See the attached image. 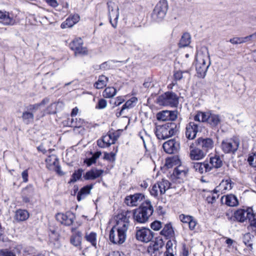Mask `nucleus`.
Instances as JSON below:
<instances>
[{
    "instance_id": "4468645a",
    "label": "nucleus",
    "mask_w": 256,
    "mask_h": 256,
    "mask_svg": "<svg viewBox=\"0 0 256 256\" xmlns=\"http://www.w3.org/2000/svg\"><path fill=\"white\" fill-rule=\"evenodd\" d=\"M83 41L81 38H75L70 44V48L74 51L75 54L86 55L88 50L86 48L84 47Z\"/></svg>"
},
{
    "instance_id": "680f3d73",
    "label": "nucleus",
    "mask_w": 256,
    "mask_h": 256,
    "mask_svg": "<svg viewBox=\"0 0 256 256\" xmlns=\"http://www.w3.org/2000/svg\"><path fill=\"white\" fill-rule=\"evenodd\" d=\"M174 77L176 80H180L182 78V72L178 71L174 74Z\"/></svg>"
},
{
    "instance_id": "0e129e2a",
    "label": "nucleus",
    "mask_w": 256,
    "mask_h": 256,
    "mask_svg": "<svg viewBox=\"0 0 256 256\" xmlns=\"http://www.w3.org/2000/svg\"><path fill=\"white\" fill-rule=\"evenodd\" d=\"M206 200L208 203L212 204L216 200V196L213 194L208 196L206 198Z\"/></svg>"
},
{
    "instance_id": "58836bf2",
    "label": "nucleus",
    "mask_w": 256,
    "mask_h": 256,
    "mask_svg": "<svg viewBox=\"0 0 256 256\" xmlns=\"http://www.w3.org/2000/svg\"><path fill=\"white\" fill-rule=\"evenodd\" d=\"M116 94V90L114 87L106 88L102 92V96L106 98H111Z\"/></svg>"
},
{
    "instance_id": "c85d7f7f",
    "label": "nucleus",
    "mask_w": 256,
    "mask_h": 256,
    "mask_svg": "<svg viewBox=\"0 0 256 256\" xmlns=\"http://www.w3.org/2000/svg\"><path fill=\"white\" fill-rule=\"evenodd\" d=\"M160 234L166 238L173 237L174 235V232L172 224L170 223L164 224Z\"/></svg>"
},
{
    "instance_id": "4d7b16f0",
    "label": "nucleus",
    "mask_w": 256,
    "mask_h": 256,
    "mask_svg": "<svg viewBox=\"0 0 256 256\" xmlns=\"http://www.w3.org/2000/svg\"><path fill=\"white\" fill-rule=\"evenodd\" d=\"M33 189L32 187H26L22 190V194L31 196L33 194Z\"/></svg>"
},
{
    "instance_id": "9d476101",
    "label": "nucleus",
    "mask_w": 256,
    "mask_h": 256,
    "mask_svg": "<svg viewBox=\"0 0 256 256\" xmlns=\"http://www.w3.org/2000/svg\"><path fill=\"white\" fill-rule=\"evenodd\" d=\"M118 136L116 132H110L106 135L102 136L97 140V144L100 148H104L114 144L118 140Z\"/></svg>"
},
{
    "instance_id": "8fccbe9b",
    "label": "nucleus",
    "mask_w": 256,
    "mask_h": 256,
    "mask_svg": "<svg viewBox=\"0 0 256 256\" xmlns=\"http://www.w3.org/2000/svg\"><path fill=\"white\" fill-rule=\"evenodd\" d=\"M151 228L154 230H158L162 228V224L160 222L155 220L151 224Z\"/></svg>"
},
{
    "instance_id": "a18cd8bd",
    "label": "nucleus",
    "mask_w": 256,
    "mask_h": 256,
    "mask_svg": "<svg viewBox=\"0 0 256 256\" xmlns=\"http://www.w3.org/2000/svg\"><path fill=\"white\" fill-rule=\"evenodd\" d=\"M74 24V21L68 17L66 20L63 22L60 26L62 28H71Z\"/></svg>"
},
{
    "instance_id": "e2e57ef3",
    "label": "nucleus",
    "mask_w": 256,
    "mask_h": 256,
    "mask_svg": "<svg viewBox=\"0 0 256 256\" xmlns=\"http://www.w3.org/2000/svg\"><path fill=\"white\" fill-rule=\"evenodd\" d=\"M47 3L50 6L56 8L58 6V3L56 0H46Z\"/></svg>"
},
{
    "instance_id": "603ef678",
    "label": "nucleus",
    "mask_w": 256,
    "mask_h": 256,
    "mask_svg": "<svg viewBox=\"0 0 256 256\" xmlns=\"http://www.w3.org/2000/svg\"><path fill=\"white\" fill-rule=\"evenodd\" d=\"M193 216H188V215H185L184 214H182L179 216V218L180 220L183 223L188 224V222H190V220H191V218Z\"/></svg>"
},
{
    "instance_id": "c756f323",
    "label": "nucleus",
    "mask_w": 256,
    "mask_h": 256,
    "mask_svg": "<svg viewBox=\"0 0 256 256\" xmlns=\"http://www.w3.org/2000/svg\"><path fill=\"white\" fill-rule=\"evenodd\" d=\"M0 20L4 25H12L14 24V20L10 16L8 12L0 10Z\"/></svg>"
},
{
    "instance_id": "3c124183",
    "label": "nucleus",
    "mask_w": 256,
    "mask_h": 256,
    "mask_svg": "<svg viewBox=\"0 0 256 256\" xmlns=\"http://www.w3.org/2000/svg\"><path fill=\"white\" fill-rule=\"evenodd\" d=\"M46 161L48 164H50L51 162H52L53 165H56L57 164L58 160L56 156L52 155L46 158Z\"/></svg>"
},
{
    "instance_id": "412c9836",
    "label": "nucleus",
    "mask_w": 256,
    "mask_h": 256,
    "mask_svg": "<svg viewBox=\"0 0 256 256\" xmlns=\"http://www.w3.org/2000/svg\"><path fill=\"white\" fill-rule=\"evenodd\" d=\"M179 146V143L174 139L170 140L166 142L162 145L164 150L169 154L176 152Z\"/></svg>"
},
{
    "instance_id": "1a4fd4ad",
    "label": "nucleus",
    "mask_w": 256,
    "mask_h": 256,
    "mask_svg": "<svg viewBox=\"0 0 256 256\" xmlns=\"http://www.w3.org/2000/svg\"><path fill=\"white\" fill-rule=\"evenodd\" d=\"M110 22L112 26L116 28L119 16V9L118 6L112 1H108L107 3Z\"/></svg>"
},
{
    "instance_id": "0eeeda50",
    "label": "nucleus",
    "mask_w": 256,
    "mask_h": 256,
    "mask_svg": "<svg viewBox=\"0 0 256 256\" xmlns=\"http://www.w3.org/2000/svg\"><path fill=\"white\" fill-rule=\"evenodd\" d=\"M170 183L165 179L154 184L150 190V193L152 196L155 198H158L165 194L166 192L170 188Z\"/></svg>"
},
{
    "instance_id": "6ab92c4d",
    "label": "nucleus",
    "mask_w": 256,
    "mask_h": 256,
    "mask_svg": "<svg viewBox=\"0 0 256 256\" xmlns=\"http://www.w3.org/2000/svg\"><path fill=\"white\" fill-rule=\"evenodd\" d=\"M198 132V125L194 122H190L186 125L185 136L189 140L194 139Z\"/></svg>"
},
{
    "instance_id": "ea45409f",
    "label": "nucleus",
    "mask_w": 256,
    "mask_h": 256,
    "mask_svg": "<svg viewBox=\"0 0 256 256\" xmlns=\"http://www.w3.org/2000/svg\"><path fill=\"white\" fill-rule=\"evenodd\" d=\"M101 154L102 153L100 152H96L91 158L86 159L84 160V162L88 166H90L96 162V160L100 158Z\"/></svg>"
},
{
    "instance_id": "4c0bfd02",
    "label": "nucleus",
    "mask_w": 256,
    "mask_h": 256,
    "mask_svg": "<svg viewBox=\"0 0 256 256\" xmlns=\"http://www.w3.org/2000/svg\"><path fill=\"white\" fill-rule=\"evenodd\" d=\"M176 248V242L175 240H169L166 244V250L165 254H174Z\"/></svg>"
},
{
    "instance_id": "13d9d810",
    "label": "nucleus",
    "mask_w": 256,
    "mask_h": 256,
    "mask_svg": "<svg viewBox=\"0 0 256 256\" xmlns=\"http://www.w3.org/2000/svg\"><path fill=\"white\" fill-rule=\"evenodd\" d=\"M138 136L142 140L144 146L146 148V140L148 138V136L146 134L145 131L140 132L138 134Z\"/></svg>"
},
{
    "instance_id": "39448f33",
    "label": "nucleus",
    "mask_w": 256,
    "mask_h": 256,
    "mask_svg": "<svg viewBox=\"0 0 256 256\" xmlns=\"http://www.w3.org/2000/svg\"><path fill=\"white\" fill-rule=\"evenodd\" d=\"M178 131L176 125L174 122H168L158 126L155 134L159 140H164L174 135Z\"/></svg>"
},
{
    "instance_id": "7ed1b4c3",
    "label": "nucleus",
    "mask_w": 256,
    "mask_h": 256,
    "mask_svg": "<svg viewBox=\"0 0 256 256\" xmlns=\"http://www.w3.org/2000/svg\"><path fill=\"white\" fill-rule=\"evenodd\" d=\"M210 65V56L206 54L198 53L196 56V69L198 76L204 78Z\"/></svg>"
},
{
    "instance_id": "69168bd1",
    "label": "nucleus",
    "mask_w": 256,
    "mask_h": 256,
    "mask_svg": "<svg viewBox=\"0 0 256 256\" xmlns=\"http://www.w3.org/2000/svg\"><path fill=\"white\" fill-rule=\"evenodd\" d=\"M124 102V99L121 96H118L116 98L115 102L114 105L116 106H118L120 105L122 102Z\"/></svg>"
},
{
    "instance_id": "bb28decb",
    "label": "nucleus",
    "mask_w": 256,
    "mask_h": 256,
    "mask_svg": "<svg viewBox=\"0 0 256 256\" xmlns=\"http://www.w3.org/2000/svg\"><path fill=\"white\" fill-rule=\"evenodd\" d=\"M72 232L73 234L70 238V244L75 246H80L81 244L82 232L76 230V229L73 228H72Z\"/></svg>"
},
{
    "instance_id": "c9c22d12",
    "label": "nucleus",
    "mask_w": 256,
    "mask_h": 256,
    "mask_svg": "<svg viewBox=\"0 0 256 256\" xmlns=\"http://www.w3.org/2000/svg\"><path fill=\"white\" fill-rule=\"evenodd\" d=\"M108 78L104 76H99L98 80L95 83L94 86L98 89L102 88L106 86Z\"/></svg>"
},
{
    "instance_id": "e433bc0d",
    "label": "nucleus",
    "mask_w": 256,
    "mask_h": 256,
    "mask_svg": "<svg viewBox=\"0 0 256 256\" xmlns=\"http://www.w3.org/2000/svg\"><path fill=\"white\" fill-rule=\"evenodd\" d=\"M86 240L90 242L92 245L96 248V234L94 232L86 233L85 236Z\"/></svg>"
},
{
    "instance_id": "20e7f679",
    "label": "nucleus",
    "mask_w": 256,
    "mask_h": 256,
    "mask_svg": "<svg viewBox=\"0 0 256 256\" xmlns=\"http://www.w3.org/2000/svg\"><path fill=\"white\" fill-rule=\"evenodd\" d=\"M49 101V98H46L40 103L28 106L26 110L22 112V122L26 124L32 122L34 120V113L48 103Z\"/></svg>"
},
{
    "instance_id": "f257e3e1",
    "label": "nucleus",
    "mask_w": 256,
    "mask_h": 256,
    "mask_svg": "<svg viewBox=\"0 0 256 256\" xmlns=\"http://www.w3.org/2000/svg\"><path fill=\"white\" fill-rule=\"evenodd\" d=\"M130 212L125 211L116 216V224L111 229L109 234L110 240L113 244H120L126 241L130 225Z\"/></svg>"
},
{
    "instance_id": "2eb2a0df",
    "label": "nucleus",
    "mask_w": 256,
    "mask_h": 256,
    "mask_svg": "<svg viewBox=\"0 0 256 256\" xmlns=\"http://www.w3.org/2000/svg\"><path fill=\"white\" fill-rule=\"evenodd\" d=\"M194 143L206 154L214 147V142L210 138H199Z\"/></svg>"
},
{
    "instance_id": "f704fd0d",
    "label": "nucleus",
    "mask_w": 256,
    "mask_h": 256,
    "mask_svg": "<svg viewBox=\"0 0 256 256\" xmlns=\"http://www.w3.org/2000/svg\"><path fill=\"white\" fill-rule=\"evenodd\" d=\"M191 36L189 33L185 32L182 36L179 42L180 48L188 46L190 43Z\"/></svg>"
},
{
    "instance_id": "052dcab7",
    "label": "nucleus",
    "mask_w": 256,
    "mask_h": 256,
    "mask_svg": "<svg viewBox=\"0 0 256 256\" xmlns=\"http://www.w3.org/2000/svg\"><path fill=\"white\" fill-rule=\"evenodd\" d=\"M106 256H126V255L118 251H114L110 252Z\"/></svg>"
},
{
    "instance_id": "b1692460",
    "label": "nucleus",
    "mask_w": 256,
    "mask_h": 256,
    "mask_svg": "<svg viewBox=\"0 0 256 256\" xmlns=\"http://www.w3.org/2000/svg\"><path fill=\"white\" fill-rule=\"evenodd\" d=\"M221 200L223 204L229 206H236L238 204L237 198L232 194L222 196Z\"/></svg>"
},
{
    "instance_id": "864d4df0",
    "label": "nucleus",
    "mask_w": 256,
    "mask_h": 256,
    "mask_svg": "<svg viewBox=\"0 0 256 256\" xmlns=\"http://www.w3.org/2000/svg\"><path fill=\"white\" fill-rule=\"evenodd\" d=\"M107 106V102L104 99L102 98L100 100L96 106V108L103 109L106 108Z\"/></svg>"
},
{
    "instance_id": "2f4dec72",
    "label": "nucleus",
    "mask_w": 256,
    "mask_h": 256,
    "mask_svg": "<svg viewBox=\"0 0 256 256\" xmlns=\"http://www.w3.org/2000/svg\"><path fill=\"white\" fill-rule=\"evenodd\" d=\"M210 167V170L213 168H219L222 165V161L218 156H215L210 158V161L208 162Z\"/></svg>"
},
{
    "instance_id": "6e6552de",
    "label": "nucleus",
    "mask_w": 256,
    "mask_h": 256,
    "mask_svg": "<svg viewBox=\"0 0 256 256\" xmlns=\"http://www.w3.org/2000/svg\"><path fill=\"white\" fill-rule=\"evenodd\" d=\"M168 4L166 0H160L156 6L152 14L153 19L159 22L162 20L166 14Z\"/></svg>"
},
{
    "instance_id": "bf43d9fd",
    "label": "nucleus",
    "mask_w": 256,
    "mask_h": 256,
    "mask_svg": "<svg viewBox=\"0 0 256 256\" xmlns=\"http://www.w3.org/2000/svg\"><path fill=\"white\" fill-rule=\"evenodd\" d=\"M230 42L234 44H242V38L236 37L231 38Z\"/></svg>"
},
{
    "instance_id": "7c9ffc66",
    "label": "nucleus",
    "mask_w": 256,
    "mask_h": 256,
    "mask_svg": "<svg viewBox=\"0 0 256 256\" xmlns=\"http://www.w3.org/2000/svg\"><path fill=\"white\" fill-rule=\"evenodd\" d=\"M92 187V185H87L81 188L77 195L78 200L80 201L84 199L87 195L90 194Z\"/></svg>"
},
{
    "instance_id": "6e6d98bb",
    "label": "nucleus",
    "mask_w": 256,
    "mask_h": 256,
    "mask_svg": "<svg viewBox=\"0 0 256 256\" xmlns=\"http://www.w3.org/2000/svg\"><path fill=\"white\" fill-rule=\"evenodd\" d=\"M197 224L196 220L192 217L188 223L189 228L192 230H194Z\"/></svg>"
},
{
    "instance_id": "393cba45",
    "label": "nucleus",
    "mask_w": 256,
    "mask_h": 256,
    "mask_svg": "<svg viewBox=\"0 0 256 256\" xmlns=\"http://www.w3.org/2000/svg\"><path fill=\"white\" fill-rule=\"evenodd\" d=\"M104 172V171L102 170H98L94 168L87 172L84 174V177L86 180H93L100 177Z\"/></svg>"
},
{
    "instance_id": "a878e982",
    "label": "nucleus",
    "mask_w": 256,
    "mask_h": 256,
    "mask_svg": "<svg viewBox=\"0 0 256 256\" xmlns=\"http://www.w3.org/2000/svg\"><path fill=\"white\" fill-rule=\"evenodd\" d=\"M137 101L138 100L135 97H132L130 100H127L126 102V103L122 106L121 110L119 112H116V116L119 117L120 116L124 114L125 110L133 108L136 102H137Z\"/></svg>"
},
{
    "instance_id": "f3484780",
    "label": "nucleus",
    "mask_w": 256,
    "mask_h": 256,
    "mask_svg": "<svg viewBox=\"0 0 256 256\" xmlns=\"http://www.w3.org/2000/svg\"><path fill=\"white\" fill-rule=\"evenodd\" d=\"M56 218L62 224L68 226L73 223L75 216L72 212H68L65 214H58L56 215Z\"/></svg>"
},
{
    "instance_id": "cd10ccee",
    "label": "nucleus",
    "mask_w": 256,
    "mask_h": 256,
    "mask_svg": "<svg viewBox=\"0 0 256 256\" xmlns=\"http://www.w3.org/2000/svg\"><path fill=\"white\" fill-rule=\"evenodd\" d=\"M29 216L30 214L26 210L19 209L16 210L14 218L16 222H20L26 220Z\"/></svg>"
},
{
    "instance_id": "a211bd4d",
    "label": "nucleus",
    "mask_w": 256,
    "mask_h": 256,
    "mask_svg": "<svg viewBox=\"0 0 256 256\" xmlns=\"http://www.w3.org/2000/svg\"><path fill=\"white\" fill-rule=\"evenodd\" d=\"M190 156L192 160H201L206 155L195 143L190 146Z\"/></svg>"
},
{
    "instance_id": "49530a36",
    "label": "nucleus",
    "mask_w": 256,
    "mask_h": 256,
    "mask_svg": "<svg viewBox=\"0 0 256 256\" xmlns=\"http://www.w3.org/2000/svg\"><path fill=\"white\" fill-rule=\"evenodd\" d=\"M82 170L79 169L77 171H76L72 175V178L70 179V182H74L77 180H79L82 175Z\"/></svg>"
},
{
    "instance_id": "4be33fe9",
    "label": "nucleus",
    "mask_w": 256,
    "mask_h": 256,
    "mask_svg": "<svg viewBox=\"0 0 256 256\" xmlns=\"http://www.w3.org/2000/svg\"><path fill=\"white\" fill-rule=\"evenodd\" d=\"M192 167L195 171L200 174H203L210 171V167L208 161L205 160L203 162H193Z\"/></svg>"
},
{
    "instance_id": "774afa93",
    "label": "nucleus",
    "mask_w": 256,
    "mask_h": 256,
    "mask_svg": "<svg viewBox=\"0 0 256 256\" xmlns=\"http://www.w3.org/2000/svg\"><path fill=\"white\" fill-rule=\"evenodd\" d=\"M69 17L72 19V21H74V24L78 22L80 20V16L78 14H74Z\"/></svg>"
},
{
    "instance_id": "79ce46f5",
    "label": "nucleus",
    "mask_w": 256,
    "mask_h": 256,
    "mask_svg": "<svg viewBox=\"0 0 256 256\" xmlns=\"http://www.w3.org/2000/svg\"><path fill=\"white\" fill-rule=\"evenodd\" d=\"M252 235L250 233H246L243 236V242L246 246L250 248V250L252 249V244L251 241Z\"/></svg>"
},
{
    "instance_id": "72a5a7b5",
    "label": "nucleus",
    "mask_w": 256,
    "mask_h": 256,
    "mask_svg": "<svg viewBox=\"0 0 256 256\" xmlns=\"http://www.w3.org/2000/svg\"><path fill=\"white\" fill-rule=\"evenodd\" d=\"M84 124V120L81 118H68V119L67 124L71 127L73 128H80Z\"/></svg>"
},
{
    "instance_id": "37998d69",
    "label": "nucleus",
    "mask_w": 256,
    "mask_h": 256,
    "mask_svg": "<svg viewBox=\"0 0 256 256\" xmlns=\"http://www.w3.org/2000/svg\"><path fill=\"white\" fill-rule=\"evenodd\" d=\"M206 112H198L194 116V120L198 122H205Z\"/></svg>"
},
{
    "instance_id": "5fc2aeb1",
    "label": "nucleus",
    "mask_w": 256,
    "mask_h": 256,
    "mask_svg": "<svg viewBox=\"0 0 256 256\" xmlns=\"http://www.w3.org/2000/svg\"><path fill=\"white\" fill-rule=\"evenodd\" d=\"M248 161L252 166L256 169V154L250 156L248 158Z\"/></svg>"
},
{
    "instance_id": "338daca9",
    "label": "nucleus",
    "mask_w": 256,
    "mask_h": 256,
    "mask_svg": "<svg viewBox=\"0 0 256 256\" xmlns=\"http://www.w3.org/2000/svg\"><path fill=\"white\" fill-rule=\"evenodd\" d=\"M22 178L24 182H26L28 180V172L26 170L22 172Z\"/></svg>"
},
{
    "instance_id": "de8ad7c7",
    "label": "nucleus",
    "mask_w": 256,
    "mask_h": 256,
    "mask_svg": "<svg viewBox=\"0 0 256 256\" xmlns=\"http://www.w3.org/2000/svg\"><path fill=\"white\" fill-rule=\"evenodd\" d=\"M0 256H16L12 250L8 248L0 250Z\"/></svg>"
},
{
    "instance_id": "473e14b6",
    "label": "nucleus",
    "mask_w": 256,
    "mask_h": 256,
    "mask_svg": "<svg viewBox=\"0 0 256 256\" xmlns=\"http://www.w3.org/2000/svg\"><path fill=\"white\" fill-rule=\"evenodd\" d=\"M233 183L232 182L231 180L228 178L226 180H223L220 184L218 186V187L219 188V190H221L222 192L229 190H230L232 188V184Z\"/></svg>"
},
{
    "instance_id": "f03ea898",
    "label": "nucleus",
    "mask_w": 256,
    "mask_h": 256,
    "mask_svg": "<svg viewBox=\"0 0 256 256\" xmlns=\"http://www.w3.org/2000/svg\"><path fill=\"white\" fill-rule=\"evenodd\" d=\"M154 212V208L150 200H146L141 206L134 210L133 217L134 221L143 224L146 222Z\"/></svg>"
},
{
    "instance_id": "5701e85b",
    "label": "nucleus",
    "mask_w": 256,
    "mask_h": 256,
    "mask_svg": "<svg viewBox=\"0 0 256 256\" xmlns=\"http://www.w3.org/2000/svg\"><path fill=\"white\" fill-rule=\"evenodd\" d=\"M206 118L205 122L210 124L212 126H216L220 122V116L210 112H206Z\"/></svg>"
},
{
    "instance_id": "a19ab883",
    "label": "nucleus",
    "mask_w": 256,
    "mask_h": 256,
    "mask_svg": "<svg viewBox=\"0 0 256 256\" xmlns=\"http://www.w3.org/2000/svg\"><path fill=\"white\" fill-rule=\"evenodd\" d=\"M56 103H52L49 106H48L46 109L44 110L42 116H44L46 114H54L56 113Z\"/></svg>"
},
{
    "instance_id": "ddd939ff",
    "label": "nucleus",
    "mask_w": 256,
    "mask_h": 256,
    "mask_svg": "<svg viewBox=\"0 0 256 256\" xmlns=\"http://www.w3.org/2000/svg\"><path fill=\"white\" fill-rule=\"evenodd\" d=\"M144 195L142 193H136L126 197L125 204L130 206H136L144 199Z\"/></svg>"
},
{
    "instance_id": "423d86ee",
    "label": "nucleus",
    "mask_w": 256,
    "mask_h": 256,
    "mask_svg": "<svg viewBox=\"0 0 256 256\" xmlns=\"http://www.w3.org/2000/svg\"><path fill=\"white\" fill-rule=\"evenodd\" d=\"M156 102L160 106L176 107L178 104V97L174 92H168L159 96Z\"/></svg>"
},
{
    "instance_id": "09e8293b",
    "label": "nucleus",
    "mask_w": 256,
    "mask_h": 256,
    "mask_svg": "<svg viewBox=\"0 0 256 256\" xmlns=\"http://www.w3.org/2000/svg\"><path fill=\"white\" fill-rule=\"evenodd\" d=\"M104 159L110 162H114L116 160V154L114 152H105L104 154Z\"/></svg>"
},
{
    "instance_id": "9b49d317",
    "label": "nucleus",
    "mask_w": 256,
    "mask_h": 256,
    "mask_svg": "<svg viewBox=\"0 0 256 256\" xmlns=\"http://www.w3.org/2000/svg\"><path fill=\"white\" fill-rule=\"evenodd\" d=\"M240 142L238 139H230L222 141V148L225 153H234L239 146Z\"/></svg>"
},
{
    "instance_id": "f8f14e48",
    "label": "nucleus",
    "mask_w": 256,
    "mask_h": 256,
    "mask_svg": "<svg viewBox=\"0 0 256 256\" xmlns=\"http://www.w3.org/2000/svg\"><path fill=\"white\" fill-rule=\"evenodd\" d=\"M254 213L252 209L244 210V209H238L236 210L234 214V219L239 222H244L247 219L248 220L253 218Z\"/></svg>"
},
{
    "instance_id": "c03bdc74",
    "label": "nucleus",
    "mask_w": 256,
    "mask_h": 256,
    "mask_svg": "<svg viewBox=\"0 0 256 256\" xmlns=\"http://www.w3.org/2000/svg\"><path fill=\"white\" fill-rule=\"evenodd\" d=\"M250 224L248 228L249 230L254 232L256 234V218L254 214H253V218L249 220Z\"/></svg>"
},
{
    "instance_id": "dca6fc26",
    "label": "nucleus",
    "mask_w": 256,
    "mask_h": 256,
    "mask_svg": "<svg viewBox=\"0 0 256 256\" xmlns=\"http://www.w3.org/2000/svg\"><path fill=\"white\" fill-rule=\"evenodd\" d=\"M136 238L138 240L144 242H148L153 238L152 232L148 228H143L137 230Z\"/></svg>"
},
{
    "instance_id": "aec40b11",
    "label": "nucleus",
    "mask_w": 256,
    "mask_h": 256,
    "mask_svg": "<svg viewBox=\"0 0 256 256\" xmlns=\"http://www.w3.org/2000/svg\"><path fill=\"white\" fill-rule=\"evenodd\" d=\"M177 117L176 111L164 110L156 114L158 120L162 121H174L177 118Z\"/></svg>"
}]
</instances>
